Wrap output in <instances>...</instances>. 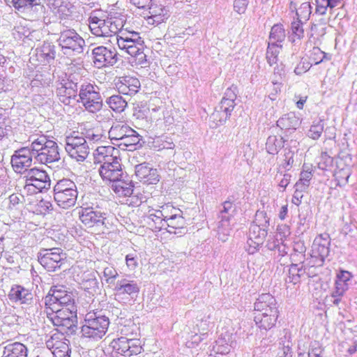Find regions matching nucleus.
<instances>
[{"mask_svg":"<svg viewBox=\"0 0 357 357\" xmlns=\"http://www.w3.org/2000/svg\"><path fill=\"white\" fill-rule=\"evenodd\" d=\"M45 312L52 324L67 331L77 324V306L70 292L63 287L52 288L45 298Z\"/></svg>","mask_w":357,"mask_h":357,"instance_id":"nucleus-1","label":"nucleus"},{"mask_svg":"<svg viewBox=\"0 0 357 357\" xmlns=\"http://www.w3.org/2000/svg\"><path fill=\"white\" fill-rule=\"evenodd\" d=\"M254 320L261 330L268 331L275 326L280 311L275 297L271 294H262L255 303Z\"/></svg>","mask_w":357,"mask_h":357,"instance_id":"nucleus-2","label":"nucleus"},{"mask_svg":"<svg viewBox=\"0 0 357 357\" xmlns=\"http://www.w3.org/2000/svg\"><path fill=\"white\" fill-rule=\"evenodd\" d=\"M109 324L107 317L94 312H88L81 327L82 337L91 341H98L106 335Z\"/></svg>","mask_w":357,"mask_h":357,"instance_id":"nucleus-3","label":"nucleus"},{"mask_svg":"<svg viewBox=\"0 0 357 357\" xmlns=\"http://www.w3.org/2000/svg\"><path fill=\"white\" fill-rule=\"evenodd\" d=\"M89 28L93 35L98 37L109 38V42L114 44V38L118 36L121 26L112 18L103 20L93 15L89 18Z\"/></svg>","mask_w":357,"mask_h":357,"instance_id":"nucleus-4","label":"nucleus"},{"mask_svg":"<svg viewBox=\"0 0 357 357\" xmlns=\"http://www.w3.org/2000/svg\"><path fill=\"white\" fill-rule=\"evenodd\" d=\"M113 352L124 357H133L143 351L142 341L139 338H128L125 336L115 338L110 342Z\"/></svg>","mask_w":357,"mask_h":357,"instance_id":"nucleus-5","label":"nucleus"},{"mask_svg":"<svg viewBox=\"0 0 357 357\" xmlns=\"http://www.w3.org/2000/svg\"><path fill=\"white\" fill-rule=\"evenodd\" d=\"M50 178L45 171L33 168L26 176L24 189L29 192L38 193L50 188Z\"/></svg>","mask_w":357,"mask_h":357,"instance_id":"nucleus-6","label":"nucleus"},{"mask_svg":"<svg viewBox=\"0 0 357 357\" xmlns=\"http://www.w3.org/2000/svg\"><path fill=\"white\" fill-rule=\"evenodd\" d=\"M79 96L84 107L90 112L94 113L100 110L102 105L101 96L93 85H82Z\"/></svg>","mask_w":357,"mask_h":357,"instance_id":"nucleus-7","label":"nucleus"},{"mask_svg":"<svg viewBox=\"0 0 357 357\" xmlns=\"http://www.w3.org/2000/svg\"><path fill=\"white\" fill-rule=\"evenodd\" d=\"M46 344L52 351L54 357H70L69 340L63 333L56 331L47 341Z\"/></svg>","mask_w":357,"mask_h":357,"instance_id":"nucleus-8","label":"nucleus"},{"mask_svg":"<svg viewBox=\"0 0 357 357\" xmlns=\"http://www.w3.org/2000/svg\"><path fill=\"white\" fill-rule=\"evenodd\" d=\"M58 42L64 54L70 51L80 52L84 44L83 38L75 31L70 29L61 32Z\"/></svg>","mask_w":357,"mask_h":357,"instance_id":"nucleus-9","label":"nucleus"},{"mask_svg":"<svg viewBox=\"0 0 357 357\" xmlns=\"http://www.w3.org/2000/svg\"><path fill=\"white\" fill-rule=\"evenodd\" d=\"M79 219L87 228L99 227L105 224V213L94 210L92 207L83 208L79 212Z\"/></svg>","mask_w":357,"mask_h":357,"instance_id":"nucleus-10","label":"nucleus"},{"mask_svg":"<svg viewBox=\"0 0 357 357\" xmlns=\"http://www.w3.org/2000/svg\"><path fill=\"white\" fill-rule=\"evenodd\" d=\"M65 259V254L60 249L54 248L42 255L39 262L48 271H54L64 264Z\"/></svg>","mask_w":357,"mask_h":357,"instance_id":"nucleus-11","label":"nucleus"},{"mask_svg":"<svg viewBox=\"0 0 357 357\" xmlns=\"http://www.w3.org/2000/svg\"><path fill=\"white\" fill-rule=\"evenodd\" d=\"M135 176L140 183L146 185H156L160 178L157 169L146 162L136 165Z\"/></svg>","mask_w":357,"mask_h":357,"instance_id":"nucleus-12","label":"nucleus"},{"mask_svg":"<svg viewBox=\"0 0 357 357\" xmlns=\"http://www.w3.org/2000/svg\"><path fill=\"white\" fill-rule=\"evenodd\" d=\"M99 174L106 183H114L118 178H122L123 170L120 160L105 162L99 168Z\"/></svg>","mask_w":357,"mask_h":357,"instance_id":"nucleus-13","label":"nucleus"},{"mask_svg":"<svg viewBox=\"0 0 357 357\" xmlns=\"http://www.w3.org/2000/svg\"><path fill=\"white\" fill-rule=\"evenodd\" d=\"M93 61L98 68L112 66L116 61V53L105 47H97L93 50Z\"/></svg>","mask_w":357,"mask_h":357,"instance_id":"nucleus-14","label":"nucleus"},{"mask_svg":"<svg viewBox=\"0 0 357 357\" xmlns=\"http://www.w3.org/2000/svg\"><path fill=\"white\" fill-rule=\"evenodd\" d=\"M31 163L32 156L30 150L26 148L16 151L11 158L12 167L17 173L24 172Z\"/></svg>","mask_w":357,"mask_h":357,"instance_id":"nucleus-15","label":"nucleus"},{"mask_svg":"<svg viewBox=\"0 0 357 357\" xmlns=\"http://www.w3.org/2000/svg\"><path fill=\"white\" fill-rule=\"evenodd\" d=\"M115 85L119 93L127 96L135 95L141 88L139 80L132 76L119 77Z\"/></svg>","mask_w":357,"mask_h":357,"instance_id":"nucleus-16","label":"nucleus"},{"mask_svg":"<svg viewBox=\"0 0 357 357\" xmlns=\"http://www.w3.org/2000/svg\"><path fill=\"white\" fill-rule=\"evenodd\" d=\"M149 23L158 25L165 22L169 17L168 8L160 3L153 2L149 8Z\"/></svg>","mask_w":357,"mask_h":357,"instance_id":"nucleus-17","label":"nucleus"},{"mask_svg":"<svg viewBox=\"0 0 357 357\" xmlns=\"http://www.w3.org/2000/svg\"><path fill=\"white\" fill-rule=\"evenodd\" d=\"M330 242L327 237H324L323 234L319 235L314 240L312 247V257L324 261V259L328 255Z\"/></svg>","mask_w":357,"mask_h":357,"instance_id":"nucleus-18","label":"nucleus"},{"mask_svg":"<svg viewBox=\"0 0 357 357\" xmlns=\"http://www.w3.org/2000/svg\"><path fill=\"white\" fill-rule=\"evenodd\" d=\"M36 159L43 164L51 163L59 159V153L56 143L49 140L42 152L37 154Z\"/></svg>","mask_w":357,"mask_h":357,"instance_id":"nucleus-19","label":"nucleus"},{"mask_svg":"<svg viewBox=\"0 0 357 357\" xmlns=\"http://www.w3.org/2000/svg\"><path fill=\"white\" fill-rule=\"evenodd\" d=\"M126 52L130 55V62L132 66L142 65L146 62L144 42L141 38Z\"/></svg>","mask_w":357,"mask_h":357,"instance_id":"nucleus-20","label":"nucleus"},{"mask_svg":"<svg viewBox=\"0 0 357 357\" xmlns=\"http://www.w3.org/2000/svg\"><path fill=\"white\" fill-rule=\"evenodd\" d=\"M8 296L12 302L20 304H27L33 298L31 291L19 284L13 285L11 287Z\"/></svg>","mask_w":357,"mask_h":357,"instance_id":"nucleus-21","label":"nucleus"},{"mask_svg":"<svg viewBox=\"0 0 357 357\" xmlns=\"http://www.w3.org/2000/svg\"><path fill=\"white\" fill-rule=\"evenodd\" d=\"M119 151L112 146H99L96 148L94 158L97 162L102 163L119 160L116 155Z\"/></svg>","mask_w":357,"mask_h":357,"instance_id":"nucleus-22","label":"nucleus"},{"mask_svg":"<svg viewBox=\"0 0 357 357\" xmlns=\"http://www.w3.org/2000/svg\"><path fill=\"white\" fill-rule=\"evenodd\" d=\"M353 277L352 274L347 271H340L337 275L335 290L332 294L334 298H340L348 289V282Z\"/></svg>","mask_w":357,"mask_h":357,"instance_id":"nucleus-23","label":"nucleus"},{"mask_svg":"<svg viewBox=\"0 0 357 357\" xmlns=\"http://www.w3.org/2000/svg\"><path fill=\"white\" fill-rule=\"evenodd\" d=\"M134 183L129 178H118L112 183V188L119 197H130L134 191Z\"/></svg>","mask_w":357,"mask_h":357,"instance_id":"nucleus-24","label":"nucleus"},{"mask_svg":"<svg viewBox=\"0 0 357 357\" xmlns=\"http://www.w3.org/2000/svg\"><path fill=\"white\" fill-rule=\"evenodd\" d=\"M147 213L149 219V225L153 231H159L162 229H166L167 223L158 209L154 208L151 206H149Z\"/></svg>","mask_w":357,"mask_h":357,"instance_id":"nucleus-25","label":"nucleus"},{"mask_svg":"<svg viewBox=\"0 0 357 357\" xmlns=\"http://www.w3.org/2000/svg\"><path fill=\"white\" fill-rule=\"evenodd\" d=\"M78 193L54 192V198L57 205L68 209L74 206L76 204Z\"/></svg>","mask_w":357,"mask_h":357,"instance_id":"nucleus-26","label":"nucleus"},{"mask_svg":"<svg viewBox=\"0 0 357 357\" xmlns=\"http://www.w3.org/2000/svg\"><path fill=\"white\" fill-rule=\"evenodd\" d=\"M140 38L137 32L131 33L130 36L128 34L122 33L121 36H117L116 38H114V44H116L121 50L126 51Z\"/></svg>","mask_w":357,"mask_h":357,"instance_id":"nucleus-27","label":"nucleus"},{"mask_svg":"<svg viewBox=\"0 0 357 357\" xmlns=\"http://www.w3.org/2000/svg\"><path fill=\"white\" fill-rule=\"evenodd\" d=\"M2 357H27V349L20 342H15L5 347Z\"/></svg>","mask_w":357,"mask_h":357,"instance_id":"nucleus-28","label":"nucleus"},{"mask_svg":"<svg viewBox=\"0 0 357 357\" xmlns=\"http://www.w3.org/2000/svg\"><path fill=\"white\" fill-rule=\"evenodd\" d=\"M132 133V128L130 126L116 123L112 126L109 131V137L112 140H123V139L127 136V135Z\"/></svg>","mask_w":357,"mask_h":357,"instance_id":"nucleus-29","label":"nucleus"},{"mask_svg":"<svg viewBox=\"0 0 357 357\" xmlns=\"http://www.w3.org/2000/svg\"><path fill=\"white\" fill-rule=\"evenodd\" d=\"M312 177V168L311 167H306L303 165V169L300 174V178L296 183V187L302 191L307 190L310 185V181Z\"/></svg>","mask_w":357,"mask_h":357,"instance_id":"nucleus-30","label":"nucleus"},{"mask_svg":"<svg viewBox=\"0 0 357 357\" xmlns=\"http://www.w3.org/2000/svg\"><path fill=\"white\" fill-rule=\"evenodd\" d=\"M116 289L121 294L128 295L138 294L139 291V287L137 283L134 280L127 281L123 280L119 284Z\"/></svg>","mask_w":357,"mask_h":357,"instance_id":"nucleus-31","label":"nucleus"},{"mask_svg":"<svg viewBox=\"0 0 357 357\" xmlns=\"http://www.w3.org/2000/svg\"><path fill=\"white\" fill-rule=\"evenodd\" d=\"M286 37L285 30L282 24H274L270 32L269 35V43L278 44L284 40Z\"/></svg>","mask_w":357,"mask_h":357,"instance_id":"nucleus-32","label":"nucleus"},{"mask_svg":"<svg viewBox=\"0 0 357 357\" xmlns=\"http://www.w3.org/2000/svg\"><path fill=\"white\" fill-rule=\"evenodd\" d=\"M86 145V139L77 132H73L66 139V150L68 152L70 149L74 150L80 146Z\"/></svg>","mask_w":357,"mask_h":357,"instance_id":"nucleus-33","label":"nucleus"},{"mask_svg":"<svg viewBox=\"0 0 357 357\" xmlns=\"http://www.w3.org/2000/svg\"><path fill=\"white\" fill-rule=\"evenodd\" d=\"M12 6L17 11L25 13L40 3V0H11Z\"/></svg>","mask_w":357,"mask_h":357,"instance_id":"nucleus-34","label":"nucleus"},{"mask_svg":"<svg viewBox=\"0 0 357 357\" xmlns=\"http://www.w3.org/2000/svg\"><path fill=\"white\" fill-rule=\"evenodd\" d=\"M54 192L77 193L76 185L70 179H62L57 182Z\"/></svg>","mask_w":357,"mask_h":357,"instance_id":"nucleus-35","label":"nucleus"},{"mask_svg":"<svg viewBox=\"0 0 357 357\" xmlns=\"http://www.w3.org/2000/svg\"><path fill=\"white\" fill-rule=\"evenodd\" d=\"M282 49V45L274 44V43H268L267 51H266V59L268 63L273 66L276 64L279 60V54L280 53V50Z\"/></svg>","mask_w":357,"mask_h":357,"instance_id":"nucleus-36","label":"nucleus"},{"mask_svg":"<svg viewBox=\"0 0 357 357\" xmlns=\"http://www.w3.org/2000/svg\"><path fill=\"white\" fill-rule=\"evenodd\" d=\"M107 103L116 112H121L127 107V102L119 95L109 97L107 100Z\"/></svg>","mask_w":357,"mask_h":357,"instance_id":"nucleus-37","label":"nucleus"},{"mask_svg":"<svg viewBox=\"0 0 357 357\" xmlns=\"http://www.w3.org/2000/svg\"><path fill=\"white\" fill-rule=\"evenodd\" d=\"M158 210L162 217L164 218L166 223L172 218H176V215L181 211L179 208L174 207L169 203L160 206V208Z\"/></svg>","mask_w":357,"mask_h":357,"instance_id":"nucleus-38","label":"nucleus"},{"mask_svg":"<svg viewBox=\"0 0 357 357\" xmlns=\"http://www.w3.org/2000/svg\"><path fill=\"white\" fill-rule=\"evenodd\" d=\"M40 56L47 63L54 61L56 56L54 45L50 43H44L40 48Z\"/></svg>","mask_w":357,"mask_h":357,"instance_id":"nucleus-39","label":"nucleus"},{"mask_svg":"<svg viewBox=\"0 0 357 357\" xmlns=\"http://www.w3.org/2000/svg\"><path fill=\"white\" fill-rule=\"evenodd\" d=\"M305 273V270L298 264H291L289 268V280L296 284L301 281V278Z\"/></svg>","mask_w":357,"mask_h":357,"instance_id":"nucleus-40","label":"nucleus"},{"mask_svg":"<svg viewBox=\"0 0 357 357\" xmlns=\"http://www.w3.org/2000/svg\"><path fill=\"white\" fill-rule=\"evenodd\" d=\"M326 57V53L318 47H314L308 54L309 61L314 65L322 62Z\"/></svg>","mask_w":357,"mask_h":357,"instance_id":"nucleus-41","label":"nucleus"},{"mask_svg":"<svg viewBox=\"0 0 357 357\" xmlns=\"http://www.w3.org/2000/svg\"><path fill=\"white\" fill-rule=\"evenodd\" d=\"M312 13V7L309 1L303 2L296 10L297 20H307Z\"/></svg>","mask_w":357,"mask_h":357,"instance_id":"nucleus-42","label":"nucleus"},{"mask_svg":"<svg viewBox=\"0 0 357 357\" xmlns=\"http://www.w3.org/2000/svg\"><path fill=\"white\" fill-rule=\"evenodd\" d=\"M7 121V118L1 114V109H0V142L7 138L11 131V127Z\"/></svg>","mask_w":357,"mask_h":357,"instance_id":"nucleus-43","label":"nucleus"},{"mask_svg":"<svg viewBox=\"0 0 357 357\" xmlns=\"http://www.w3.org/2000/svg\"><path fill=\"white\" fill-rule=\"evenodd\" d=\"M291 31L293 34V40H301L304 36V30L303 23L301 20H296L291 23Z\"/></svg>","mask_w":357,"mask_h":357,"instance_id":"nucleus-44","label":"nucleus"},{"mask_svg":"<svg viewBox=\"0 0 357 357\" xmlns=\"http://www.w3.org/2000/svg\"><path fill=\"white\" fill-rule=\"evenodd\" d=\"M106 137L102 135L99 130H90L87 132L85 139L91 144L99 143L105 139Z\"/></svg>","mask_w":357,"mask_h":357,"instance_id":"nucleus-45","label":"nucleus"},{"mask_svg":"<svg viewBox=\"0 0 357 357\" xmlns=\"http://www.w3.org/2000/svg\"><path fill=\"white\" fill-rule=\"evenodd\" d=\"M72 158H74L78 161H83L88 155V146L87 145L80 146L74 150L70 149L68 152Z\"/></svg>","mask_w":357,"mask_h":357,"instance_id":"nucleus-46","label":"nucleus"},{"mask_svg":"<svg viewBox=\"0 0 357 357\" xmlns=\"http://www.w3.org/2000/svg\"><path fill=\"white\" fill-rule=\"evenodd\" d=\"M140 141L139 136L137 132L132 129V133H130L121 140L120 145L125 146L126 147L136 145Z\"/></svg>","mask_w":357,"mask_h":357,"instance_id":"nucleus-47","label":"nucleus"},{"mask_svg":"<svg viewBox=\"0 0 357 357\" xmlns=\"http://www.w3.org/2000/svg\"><path fill=\"white\" fill-rule=\"evenodd\" d=\"M324 131V124L321 121L314 123L309 130V137L312 139H318Z\"/></svg>","mask_w":357,"mask_h":357,"instance_id":"nucleus-48","label":"nucleus"},{"mask_svg":"<svg viewBox=\"0 0 357 357\" xmlns=\"http://www.w3.org/2000/svg\"><path fill=\"white\" fill-rule=\"evenodd\" d=\"M183 217L182 216V212L181 211L178 214L176 215V218H172L169 221L167 222L166 229H181L183 227Z\"/></svg>","mask_w":357,"mask_h":357,"instance_id":"nucleus-49","label":"nucleus"},{"mask_svg":"<svg viewBox=\"0 0 357 357\" xmlns=\"http://www.w3.org/2000/svg\"><path fill=\"white\" fill-rule=\"evenodd\" d=\"M50 139H47L45 136H40L36 139L31 145V150L38 153L42 152L44 146L47 144Z\"/></svg>","mask_w":357,"mask_h":357,"instance_id":"nucleus-50","label":"nucleus"},{"mask_svg":"<svg viewBox=\"0 0 357 357\" xmlns=\"http://www.w3.org/2000/svg\"><path fill=\"white\" fill-rule=\"evenodd\" d=\"M312 66V63L307 59L302 58L294 69L296 75H301L307 72Z\"/></svg>","mask_w":357,"mask_h":357,"instance_id":"nucleus-51","label":"nucleus"},{"mask_svg":"<svg viewBox=\"0 0 357 357\" xmlns=\"http://www.w3.org/2000/svg\"><path fill=\"white\" fill-rule=\"evenodd\" d=\"M235 102L228 100L227 99L222 98L220 102V109L225 113L226 118L229 117L231 112L234 110L235 107Z\"/></svg>","mask_w":357,"mask_h":357,"instance_id":"nucleus-52","label":"nucleus"},{"mask_svg":"<svg viewBox=\"0 0 357 357\" xmlns=\"http://www.w3.org/2000/svg\"><path fill=\"white\" fill-rule=\"evenodd\" d=\"M10 208H14L24 202V197L20 194L13 193L8 197Z\"/></svg>","mask_w":357,"mask_h":357,"instance_id":"nucleus-53","label":"nucleus"},{"mask_svg":"<svg viewBox=\"0 0 357 357\" xmlns=\"http://www.w3.org/2000/svg\"><path fill=\"white\" fill-rule=\"evenodd\" d=\"M256 232H258L259 235L255 237L250 236V240L252 241V238H255L256 240L255 243L258 246L259 245L263 243V241L266 236V232L265 230L261 229L259 226H255L253 228V233Z\"/></svg>","mask_w":357,"mask_h":357,"instance_id":"nucleus-54","label":"nucleus"},{"mask_svg":"<svg viewBox=\"0 0 357 357\" xmlns=\"http://www.w3.org/2000/svg\"><path fill=\"white\" fill-rule=\"evenodd\" d=\"M52 204L45 200H40L37 204L36 211L38 213L45 215L51 210Z\"/></svg>","mask_w":357,"mask_h":357,"instance_id":"nucleus-55","label":"nucleus"},{"mask_svg":"<svg viewBox=\"0 0 357 357\" xmlns=\"http://www.w3.org/2000/svg\"><path fill=\"white\" fill-rule=\"evenodd\" d=\"M277 142V139L275 137H269L268 139V142L266 143V149L267 151L270 154H276L279 151V146L275 145V142Z\"/></svg>","mask_w":357,"mask_h":357,"instance_id":"nucleus-56","label":"nucleus"},{"mask_svg":"<svg viewBox=\"0 0 357 357\" xmlns=\"http://www.w3.org/2000/svg\"><path fill=\"white\" fill-rule=\"evenodd\" d=\"M248 5V0H235L234 3V10L239 14L244 13Z\"/></svg>","mask_w":357,"mask_h":357,"instance_id":"nucleus-57","label":"nucleus"},{"mask_svg":"<svg viewBox=\"0 0 357 357\" xmlns=\"http://www.w3.org/2000/svg\"><path fill=\"white\" fill-rule=\"evenodd\" d=\"M310 351L315 356L319 357L322 355L324 349L321 344L318 341L311 343Z\"/></svg>","mask_w":357,"mask_h":357,"instance_id":"nucleus-58","label":"nucleus"},{"mask_svg":"<svg viewBox=\"0 0 357 357\" xmlns=\"http://www.w3.org/2000/svg\"><path fill=\"white\" fill-rule=\"evenodd\" d=\"M237 86L232 85L230 87L227 88L225 96L222 98L227 99L228 100L234 101L237 97Z\"/></svg>","mask_w":357,"mask_h":357,"instance_id":"nucleus-59","label":"nucleus"},{"mask_svg":"<svg viewBox=\"0 0 357 357\" xmlns=\"http://www.w3.org/2000/svg\"><path fill=\"white\" fill-rule=\"evenodd\" d=\"M126 263L127 267L131 270H134L138 266L137 257L133 254H129L126 256Z\"/></svg>","mask_w":357,"mask_h":357,"instance_id":"nucleus-60","label":"nucleus"},{"mask_svg":"<svg viewBox=\"0 0 357 357\" xmlns=\"http://www.w3.org/2000/svg\"><path fill=\"white\" fill-rule=\"evenodd\" d=\"M327 0H317L316 11L321 15L326 13L328 5H327Z\"/></svg>","mask_w":357,"mask_h":357,"instance_id":"nucleus-61","label":"nucleus"},{"mask_svg":"<svg viewBox=\"0 0 357 357\" xmlns=\"http://www.w3.org/2000/svg\"><path fill=\"white\" fill-rule=\"evenodd\" d=\"M281 86V82H273L271 91L269 93V97L271 100H274L276 99L278 94L280 92Z\"/></svg>","mask_w":357,"mask_h":357,"instance_id":"nucleus-62","label":"nucleus"},{"mask_svg":"<svg viewBox=\"0 0 357 357\" xmlns=\"http://www.w3.org/2000/svg\"><path fill=\"white\" fill-rule=\"evenodd\" d=\"M104 276L107 278V281L109 279H114L118 276L117 271L112 267H107L103 271Z\"/></svg>","mask_w":357,"mask_h":357,"instance_id":"nucleus-63","label":"nucleus"},{"mask_svg":"<svg viewBox=\"0 0 357 357\" xmlns=\"http://www.w3.org/2000/svg\"><path fill=\"white\" fill-rule=\"evenodd\" d=\"M151 0H130L131 3L139 8L148 6Z\"/></svg>","mask_w":357,"mask_h":357,"instance_id":"nucleus-64","label":"nucleus"}]
</instances>
